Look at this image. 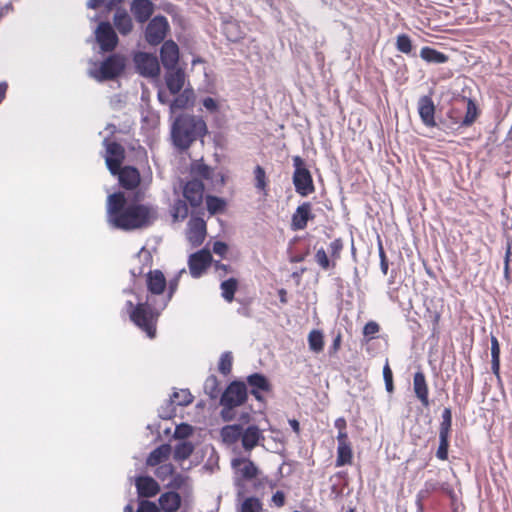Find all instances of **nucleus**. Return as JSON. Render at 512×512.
Segmentation results:
<instances>
[{"label":"nucleus","instance_id":"1","mask_svg":"<svg viewBox=\"0 0 512 512\" xmlns=\"http://www.w3.org/2000/svg\"><path fill=\"white\" fill-rule=\"evenodd\" d=\"M144 191H136L131 196L115 191L107 196L106 216L109 225L122 231L148 228L158 219V208L144 204Z\"/></svg>","mask_w":512,"mask_h":512},{"label":"nucleus","instance_id":"2","mask_svg":"<svg viewBox=\"0 0 512 512\" xmlns=\"http://www.w3.org/2000/svg\"><path fill=\"white\" fill-rule=\"evenodd\" d=\"M208 133L206 122L202 117L179 114L171 126L173 145L180 151H186L192 143Z\"/></svg>","mask_w":512,"mask_h":512},{"label":"nucleus","instance_id":"3","mask_svg":"<svg viewBox=\"0 0 512 512\" xmlns=\"http://www.w3.org/2000/svg\"><path fill=\"white\" fill-rule=\"evenodd\" d=\"M160 301L147 297L146 301H137L136 309L130 314V320L152 339L156 336V323L161 312Z\"/></svg>","mask_w":512,"mask_h":512},{"label":"nucleus","instance_id":"4","mask_svg":"<svg viewBox=\"0 0 512 512\" xmlns=\"http://www.w3.org/2000/svg\"><path fill=\"white\" fill-rule=\"evenodd\" d=\"M128 58L120 52H111L89 70V76L99 83L118 80L125 73Z\"/></svg>","mask_w":512,"mask_h":512},{"label":"nucleus","instance_id":"5","mask_svg":"<svg viewBox=\"0 0 512 512\" xmlns=\"http://www.w3.org/2000/svg\"><path fill=\"white\" fill-rule=\"evenodd\" d=\"M292 161L294 167L292 183L295 191L301 197H307L315 191L312 174L301 156H293Z\"/></svg>","mask_w":512,"mask_h":512},{"label":"nucleus","instance_id":"6","mask_svg":"<svg viewBox=\"0 0 512 512\" xmlns=\"http://www.w3.org/2000/svg\"><path fill=\"white\" fill-rule=\"evenodd\" d=\"M231 467L235 474H240V478H235L234 480V485L238 489L237 496L240 498L243 496L245 488L243 480L251 481L255 479L260 474V470L249 457L233 458L231 460Z\"/></svg>","mask_w":512,"mask_h":512},{"label":"nucleus","instance_id":"7","mask_svg":"<svg viewBox=\"0 0 512 512\" xmlns=\"http://www.w3.org/2000/svg\"><path fill=\"white\" fill-rule=\"evenodd\" d=\"M93 35L99 46V54L111 53L119 45L118 34L110 21H99Z\"/></svg>","mask_w":512,"mask_h":512},{"label":"nucleus","instance_id":"8","mask_svg":"<svg viewBox=\"0 0 512 512\" xmlns=\"http://www.w3.org/2000/svg\"><path fill=\"white\" fill-rule=\"evenodd\" d=\"M144 30L145 41L150 46H157L165 41V38L170 31V25L167 18L163 15H156L147 21Z\"/></svg>","mask_w":512,"mask_h":512},{"label":"nucleus","instance_id":"9","mask_svg":"<svg viewBox=\"0 0 512 512\" xmlns=\"http://www.w3.org/2000/svg\"><path fill=\"white\" fill-rule=\"evenodd\" d=\"M118 179V185L125 192L127 197L136 191H144L141 184V174L137 167L132 165H124L119 168L115 175Z\"/></svg>","mask_w":512,"mask_h":512},{"label":"nucleus","instance_id":"10","mask_svg":"<svg viewBox=\"0 0 512 512\" xmlns=\"http://www.w3.org/2000/svg\"><path fill=\"white\" fill-rule=\"evenodd\" d=\"M133 63L136 72L145 78H156L160 74V64L153 53L136 51L133 54Z\"/></svg>","mask_w":512,"mask_h":512},{"label":"nucleus","instance_id":"11","mask_svg":"<svg viewBox=\"0 0 512 512\" xmlns=\"http://www.w3.org/2000/svg\"><path fill=\"white\" fill-rule=\"evenodd\" d=\"M205 185L203 181L198 178L188 180L182 187V194L184 199L197 214H203L201 207L204 199Z\"/></svg>","mask_w":512,"mask_h":512},{"label":"nucleus","instance_id":"12","mask_svg":"<svg viewBox=\"0 0 512 512\" xmlns=\"http://www.w3.org/2000/svg\"><path fill=\"white\" fill-rule=\"evenodd\" d=\"M248 395L246 383L240 379H234L227 384L219 400L223 403H230L235 407H240L247 402Z\"/></svg>","mask_w":512,"mask_h":512},{"label":"nucleus","instance_id":"13","mask_svg":"<svg viewBox=\"0 0 512 512\" xmlns=\"http://www.w3.org/2000/svg\"><path fill=\"white\" fill-rule=\"evenodd\" d=\"M105 147V164L111 175H116V172L123 165L125 160V149L117 141L109 140V137H105L102 142Z\"/></svg>","mask_w":512,"mask_h":512},{"label":"nucleus","instance_id":"14","mask_svg":"<svg viewBox=\"0 0 512 512\" xmlns=\"http://www.w3.org/2000/svg\"><path fill=\"white\" fill-rule=\"evenodd\" d=\"M213 262V256L207 246L197 250L188 257V268L192 278H200Z\"/></svg>","mask_w":512,"mask_h":512},{"label":"nucleus","instance_id":"15","mask_svg":"<svg viewBox=\"0 0 512 512\" xmlns=\"http://www.w3.org/2000/svg\"><path fill=\"white\" fill-rule=\"evenodd\" d=\"M263 9H268L277 22H283V12H286L293 20L298 16L293 9V4L288 0H256Z\"/></svg>","mask_w":512,"mask_h":512},{"label":"nucleus","instance_id":"16","mask_svg":"<svg viewBox=\"0 0 512 512\" xmlns=\"http://www.w3.org/2000/svg\"><path fill=\"white\" fill-rule=\"evenodd\" d=\"M245 383L250 387L248 392H250L258 402H264L265 398L262 393L270 392L272 389L269 378L261 372H254L248 375Z\"/></svg>","mask_w":512,"mask_h":512},{"label":"nucleus","instance_id":"17","mask_svg":"<svg viewBox=\"0 0 512 512\" xmlns=\"http://www.w3.org/2000/svg\"><path fill=\"white\" fill-rule=\"evenodd\" d=\"M134 483L138 499L149 500L161 491L159 483L150 475H138L134 477Z\"/></svg>","mask_w":512,"mask_h":512},{"label":"nucleus","instance_id":"18","mask_svg":"<svg viewBox=\"0 0 512 512\" xmlns=\"http://www.w3.org/2000/svg\"><path fill=\"white\" fill-rule=\"evenodd\" d=\"M417 109L424 126L430 128L436 125V107L430 95H423L418 99Z\"/></svg>","mask_w":512,"mask_h":512},{"label":"nucleus","instance_id":"19","mask_svg":"<svg viewBox=\"0 0 512 512\" xmlns=\"http://www.w3.org/2000/svg\"><path fill=\"white\" fill-rule=\"evenodd\" d=\"M179 47L172 39L166 40L160 47V61L166 70L178 68L179 62Z\"/></svg>","mask_w":512,"mask_h":512},{"label":"nucleus","instance_id":"20","mask_svg":"<svg viewBox=\"0 0 512 512\" xmlns=\"http://www.w3.org/2000/svg\"><path fill=\"white\" fill-rule=\"evenodd\" d=\"M314 218L315 215L312 212V204L310 202H303L292 214L291 229L293 231L303 230L307 227L308 222Z\"/></svg>","mask_w":512,"mask_h":512},{"label":"nucleus","instance_id":"21","mask_svg":"<svg viewBox=\"0 0 512 512\" xmlns=\"http://www.w3.org/2000/svg\"><path fill=\"white\" fill-rule=\"evenodd\" d=\"M130 11L137 23L144 24L152 18L155 4L152 0H132Z\"/></svg>","mask_w":512,"mask_h":512},{"label":"nucleus","instance_id":"22","mask_svg":"<svg viewBox=\"0 0 512 512\" xmlns=\"http://www.w3.org/2000/svg\"><path fill=\"white\" fill-rule=\"evenodd\" d=\"M189 235L188 240L193 247L200 246L206 237V221L202 217L192 216L188 222Z\"/></svg>","mask_w":512,"mask_h":512},{"label":"nucleus","instance_id":"23","mask_svg":"<svg viewBox=\"0 0 512 512\" xmlns=\"http://www.w3.org/2000/svg\"><path fill=\"white\" fill-rule=\"evenodd\" d=\"M146 286L151 295L150 297L155 298V296L162 295L167 286V280L164 273L159 269L150 270L146 274Z\"/></svg>","mask_w":512,"mask_h":512},{"label":"nucleus","instance_id":"24","mask_svg":"<svg viewBox=\"0 0 512 512\" xmlns=\"http://www.w3.org/2000/svg\"><path fill=\"white\" fill-rule=\"evenodd\" d=\"M183 504L182 495L178 491L167 490L158 498L161 512H178Z\"/></svg>","mask_w":512,"mask_h":512},{"label":"nucleus","instance_id":"25","mask_svg":"<svg viewBox=\"0 0 512 512\" xmlns=\"http://www.w3.org/2000/svg\"><path fill=\"white\" fill-rule=\"evenodd\" d=\"M264 439V435L257 425L252 424L248 425L246 428L243 427L241 443L246 452H251L256 446L260 445L261 441Z\"/></svg>","mask_w":512,"mask_h":512},{"label":"nucleus","instance_id":"26","mask_svg":"<svg viewBox=\"0 0 512 512\" xmlns=\"http://www.w3.org/2000/svg\"><path fill=\"white\" fill-rule=\"evenodd\" d=\"M413 391L422 406L428 408L430 406L429 388L425 374L421 370L416 371L413 375Z\"/></svg>","mask_w":512,"mask_h":512},{"label":"nucleus","instance_id":"27","mask_svg":"<svg viewBox=\"0 0 512 512\" xmlns=\"http://www.w3.org/2000/svg\"><path fill=\"white\" fill-rule=\"evenodd\" d=\"M166 87L171 95H176L183 90L185 84V72L182 68H172L165 73Z\"/></svg>","mask_w":512,"mask_h":512},{"label":"nucleus","instance_id":"28","mask_svg":"<svg viewBox=\"0 0 512 512\" xmlns=\"http://www.w3.org/2000/svg\"><path fill=\"white\" fill-rule=\"evenodd\" d=\"M113 27L116 32L122 36L129 35L133 30V21L127 10L123 7H118L113 15Z\"/></svg>","mask_w":512,"mask_h":512},{"label":"nucleus","instance_id":"29","mask_svg":"<svg viewBox=\"0 0 512 512\" xmlns=\"http://www.w3.org/2000/svg\"><path fill=\"white\" fill-rule=\"evenodd\" d=\"M170 102V113L173 114L177 110L186 109L194 105L195 92L194 89L189 86L184 88Z\"/></svg>","mask_w":512,"mask_h":512},{"label":"nucleus","instance_id":"30","mask_svg":"<svg viewBox=\"0 0 512 512\" xmlns=\"http://www.w3.org/2000/svg\"><path fill=\"white\" fill-rule=\"evenodd\" d=\"M221 31L229 42L238 43L245 37V31L236 20L222 22Z\"/></svg>","mask_w":512,"mask_h":512},{"label":"nucleus","instance_id":"31","mask_svg":"<svg viewBox=\"0 0 512 512\" xmlns=\"http://www.w3.org/2000/svg\"><path fill=\"white\" fill-rule=\"evenodd\" d=\"M172 453V446L169 443H163L153 449L146 458V465L154 467L164 464Z\"/></svg>","mask_w":512,"mask_h":512},{"label":"nucleus","instance_id":"32","mask_svg":"<svg viewBox=\"0 0 512 512\" xmlns=\"http://www.w3.org/2000/svg\"><path fill=\"white\" fill-rule=\"evenodd\" d=\"M190 174L193 178L201 181H213L215 176L214 169L203 161V158L195 160L190 164Z\"/></svg>","mask_w":512,"mask_h":512},{"label":"nucleus","instance_id":"33","mask_svg":"<svg viewBox=\"0 0 512 512\" xmlns=\"http://www.w3.org/2000/svg\"><path fill=\"white\" fill-rule=\"evenodd\" d=\"M419 56L428 64H444L449 60V56L447 54L430 46L422 47Z\"/></svg>","mask_w":512,"mask_h":512},{"label":"nucleus","instance_id":"34","mask_svg":"<svg viewBox=\"0 0 512 512\" xmlns=\"http://www.w3.org/2000/svg\"><path fill=\"white\" fill-rule=\"evenodd\" d=\"M443 491L447 493L450 497H454V491L448 485L444 483H440L434 479L426 480L423 488L417 493L418 498H427L429 494L436 491Z\"/></svg>","mask_w":512,"mask_h":512},{"label":"nucleus","instance_id":"35","mask_svg":"<svg viewBox=\"0 0 512 512\" xmlns=\"http://www.w3.org/2000/svg\"><path fill=\"white\" fill-rule=\"evenodd\" d=\"M243 434L242 424L225 425L220 430L222 441L228 445L236 443Z\"/></svg>","mask_w":512,"mask_h":512},{"label":"nucleus","instance_id":"36","mask_svg":"<svg viewBox=\"0 0 512 512\" xmlns=\"http://www.w3.org/2000/svg\"><path fill=\"white\" fill-rule=\"evenodd\" d=\"M206 209L210 216L222 214L226 211L227 201L225 198L207 194L205 197Z\"/></svg>","mask_w":512,"mask_h":512},{"label":"nucleus","instance_id":"37","mask_svg":"<svg viewBox=\"0 0 512 512\" xmlns=\"http://www.w3.org/2000/svg\"><path fill=\"white\" fill-rule=\"evenodd\" d=\"M189 479V476L174 471V474L171 476L170 481L165 485V488L174 491L188 490L189 493H192L193 487L191 484L187 483Z\"/></svg>","mask_w":512,"mask_h":512},{"label":"nucleus","instance_id":"38","mask_svg":"<svg viewBox=\"0 0 512 512\" xmlns=\"http://www.w3.org/2000/svg\"><path fill=\"white\" fill-rule=\"evenodd\" d=\"M491 341V371L500 380V343L496 336L490 335Z\"/></svg>","mask_w":512,"mask_h":512},{"label":"nucleus","instance_id":"39","mask_svg":"<svg viewBox=\"0 0 512 512\" xmlns=\"http://www.w3.org/2000/svg\"><path fill=\"white\" fill-rule=\"evenodd\" d=\"M123 2L124 0H88L86 7L93 10L103 8V13L108 14L113 10L116 11Z\"/></svg>","mask_w":512,"mask_h":512},{"label":"nucleus","instance_id":"40","mask_svg":"<svg viewBox=\"0 0 512 512\" xmlns=\"http://www.w3.org/2000/svg\"><path fill=\"white\" fill-rule=\"evenodd\" d=\"M195 446L191 441H179L173 450V459L181 462L188 459L194 452Z\"/></svg>","mask_w":512,"mask_h":512},{"label":"nucleus","instance_id":"41","mask_svg":"<svg viewBox=\"0 0 512 512\" xmlns=\"http://www.w3.org/2000/svg\"><path fill=\"white\" fill-rule=\"evenodd\" d=\"M396 49L410 57H416L415 46L413 45L411 37L406 33L397 35L395 42Z\"/></svg>","mask_w":512,"mask_h":512},{"label":"nucleus","instance_id":"42","mask_svg":"<svg viewBox=\"0 0 512 512\" xmlns=\"http://www.w3.org/2000/svg\"><path fill=\"white\" fill-rule=\"evenodd\" d=\"M239 282L236 278L230 277L220 283L221 296L227 302L235 299V293L238 289Z\"/></svg>","mask_w":512,"mask_h":512},{"label":"nucleus","instance_id":"43","mask_svg":"<svg viewBox=\"0 0 512 512\" xmlns=\"http://www.w3.org/2000/svg\"><path fill=\"white\" fill-rule=\"evenodd\" d=\"M480 110L476 104V101L471 98H467V106L465 115L462 116V126L465 128L470 127L479 117Z\"/></svg>","mask_w":512,"mask_h":512},{"label":"nucleus","instance_id":"44","mask_svg":"<svg viewBox=\"0 0 512 512\" xmlns=\"http://www.w3.org/2000/svg\"><path fill=\"white\" fill-rule=\"evenodd\" d=\"M353 451L351 444H339L337 447L336 467H342L352 463Z\"/></svg>","mask_w":512,"mask_h":512},{"label":"nucleus","instance_id":"45","mask_svg":"<svg viewBox=\"0 0 512 512\" xmlns=\"http://www.w3.org/2000/svg\"><path fill=\"white\" fill-rule=\"evenodd\" d=\"M203 389L210 399L216 400L217 398H220L221 393L219 389V380L214 374L209 375L206 378Z\"/></svg>","mask_w":512,"mask_h":512},{"label":"nucleus","instance_id":"46","mask_svg":"<svg viewBox=\"0 0 512 512\" xmlns=\"http://www.w3.org/2000/svg\"><path fill=\"white\" fill-rule=\"evenodd\" d=\"M309 349L319 353L324 348V335L321 330L313 329L308 335Z\"/></svg>","mask_w":512,"mask_h":512},{"label":"nucleus","instance_id":"47","mask_svg":"<svg viewBox=\"0 0 512 512\" xmlns=\"http://www.w3.org/2000/svg\"><path fill=\"white\" fill-rule=\"evenodd\" d=\"M439 444L435 456L438 460L446 461L449 457L450 434H439Z\"/></svg>","mask_w":512,"mask_h":512},{"label":"nucleus","instance_id":"48","mask_svg":"<svg viewBox=\"0 0 512 512\" xmlns=\"http://www.w3.org/2000/svg\"><path fill=\"white\" fill-rule=\"evenodd\" d=\"M452 409L451 407H444L441 414V421L439 424V434H450L452 432Z\"/></svg>","mask_w":512,"mask_h":512},{"label":"nucleus","instance_id":"49","mask_svg":"<svg viewBox=\"0 0 512 512\" xmlns=\"http://www.w3.org/2000/svg\"><path fill=\"white\" fill-rule=\"evenodd\" d=\"M175 406H188L193 401V395L189 389H181L180 391H174L169 398Z\"/></svg>","mask_w":512,"mask_h":512},{"label":"nucleus","instance_id":"50","mask_svg":"<svg viewBox=\"0 0 512 512\" xmlns=\"http://www.w3.org/2000/svg\"><path fill=\"white\" fill-rule=\"evenodd\" d=\"M184 271H185V269H182L177 275H175L173 278H171L169 280V282L167 283L168 291H167L166 296L162 300H160V308H166L168 303L171 301L173 295L175 294V292L178 288L180 275Z\"/></svg>","mask_w":512,"mask_h":512},{"label":"nucleus","instance_id":"51","mask_svg":"<svg viewBox=\"0 0 512 512\" xmlns=\"http://www.w3.org/2000/svg\"><path fill=\"white\" fill-rule=\"evenodd\" d=\"M299 240V237H294L288 246L287 253L289 255V261L291 263H300L303 262L306 257L310 254V249L307 247L303 252H298L297 250H293L292 244Z\"/></svg>","mask_w":512,"mask_h":512},{"label":"nucleus","instance_id":"52","mask_svg":"<svg viewBox=\"0 0 512 512\" xmlns=\"http://www.w3.org/2000/svg\"><path fill=\"white\" fill-rule=\"evenodd\" d=\"M194 433V427L189 423L182 422L176 425L173 438L178 439L179 441H188L187 438L192 436Z\"/></svg>","mask_w":512,"mask_h":512},{"label":"nucleus","instance_id":"53","mask_svg":"<svg viewBox=\"0 0 512 512\" xmlns=\"http://www.w3.org/2000/svg\"><path fill=\"white\" fill-rule=\"evenodd\" d=\"M189 214L188 202L184 199H177L173 204L172 217L175 220H184Z\"/></svg>","mask_w":512,"mask_h":512},{"label":"nucleus","instance_id":"54","mask_svg":"<svg viewBox=\"0 0 512 512\" xmlns=\"http://www.w3.org/2000/svg\"><path fill=\"white\" fill-rule=\"evenodd\" d=\"M315 261L325 271L334 269L336 266L335 261L329 259L328 255L323 247L319 248L316 251Z\"/></svg>","mask_w":512,"mask_h":512},{"label":"nucleus","instance_id":"55","mask_svg":"<svg viewBox=\"0 0 512 512\" xmlns=\"http://www.w3.org/2000/svg\"><path fill=\"white\" fill-rule=\"evenodd\" d=\"M233 363V355L231 351H225L221 354L218 364L219 372L227 376L231 373Z\"/></svg>","mask_w":512,"mask_h":512},{"label":"nucleus","instance_id":"56","mask_svg":"<svg viewBox=\"0 0 512 512\" xmlns=\"http://www.w3.org/2000/svg\"><path fill=\"white\" fill-rule=\"evenodd\" d=\"M447 118L449 119V123L454 127V132H459L462 128H465L462 126V112L460 109L457 108H450L446 114Z\"/></svg>","mask_w":512,"mask_h":512},{"label":"nucleus","instance_id":"57","mask_svg":"<svg viewBox=\"0 0 512 512\" xmlns=\"http://www.w3.org/2000/svg\"><path fill=\"white\" fill-rule=\"evenodd\" d=\"M176 415V406L170 400H166L158 409V417L163 420H170Z\"/></svg>","mask_w":512,"mask_h":512},{"label":"nucleus","instance_id":"58","mask_svg":"<svg viewBox=\"0 0 512 512\" xmlns=\"http://www.w3.org/2000/svg\"><path fill=\"white\" fill-rule=\"evenodd\" d=\"M261 510V501L257 497L251 496L244 499L240 512H261Z\"/></svg>","mask_w":512,"mask_h":512},{"label":"nucleus","instance_id":"59","mask_svg":"<svg viewBox=\"0 0 512 512\" xmlns=\"http://www.w3.org/2000/svg\"><path fill=\"white\" fill-rule=\"evenodd\" d=\"M175 467L171 463H164L156 466L154 470L155 476L161 480L165 481L167 478L171 477L174 474Z\"/></svg>","mask_w":512,"mask_h":512},{"label":"nucleus","instance_id":"60","mask_svg":"<svg viewBox=\"0 0 512 512\" xmlns=\"http://www.w3.org/2000/svg\"><path fill=\"white\" fill-rule=\"evenodd\" d=\"M255 187L258 190L265 191L267 188V178L265 169L261 165L254 168Z\"/></svg>","mask_w":512,"mask_h":512},{"label":"nucleus","instance_id":"61","mask_svg":"<svg viewBox=\"0 0 512 512\" xmlns=\"http://www.w3.org/2000/svg\"><path fill=\"white\" fill-rule=\"evenodd\" d=\"M219 405L222 406L220 417L224 422H230L235 419V406L231 405L230 403H223L221 400H219Z\"/></svg>","mask_w":512,"mask_h":512},{"label":"nucleus","instance_id":"62","mask_svg":"<svg viewBox=\"0 0 512 512\" xmlns=\"http://www.w3.org/2000/svg\"><path fill=\"white\" fill-rule=\"evenodd\" d=\"M380 331V325L373 320L368 321L363 327V336L367 341L375 338V334Z\"/></svg>","mask_w":512,"mask_h":512},{"label":"nucleus","instance_id":"63","mask_svg":"<svg viewBox=\"0 0 512 512\" xmlns=\"http://www.w3.org/2000/svg\"><path fill=\"white\" fill-rule=\"evenodd\" d=\"M377 248H378V254H379V258H380V269H381V272L384 275H386L388 273V269H389V261L386 256L380 236L377 237Z\"/></svg>","mask_w":512,"mask_h":512},{"label":"nucleus","instance_id":"64","mask_svg":"<svg viewBox=\"0 0 512 512\" xmlns=\"http://www.w3.org/2000/svg\"><path fill=\"white\" fill-rule=\"evenodd\" d=\"M136 512H161L158 504L147 499H138Z\"/></svg>","mask_w":512,"mask_h":512}]
</instances>
